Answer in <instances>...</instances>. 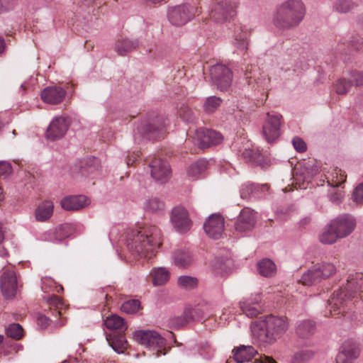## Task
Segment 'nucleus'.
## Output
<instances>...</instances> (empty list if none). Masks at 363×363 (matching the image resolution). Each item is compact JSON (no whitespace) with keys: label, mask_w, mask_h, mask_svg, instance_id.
<instances>
[{"label":"nucleus","mask_w":363,"mask_h":363,"mask_svg":"<svg viewBox=\"0 0 363 363\" xmlns=\"http://www.w3.org/2000/svg\"><path fill=\"white\" fill-rule=\"evenodd\" d=\"M125 245L128 250L136 255L151 257L161 245V232L155 225H146L141 230H130Z\"/></svg>","instance_id":"1"},{"label":"nucleus","mask_w":363,"mask_h":363,"mask_svg":"<svg viewBox=\"0 0 363 363\" xmlns=\"http://www.w3.org/2000/svg\"><path fill=\"white\" fill-rule=\"evenodd\" d=\"M289 324L285 318L269 315L252 329L255 342L262 347L274 344L286 332Z\"/></svg>","instance_id":"2"},{"label":"nucleus","mask_w":363,"mask_h":363,"mask_svg":"<svg viewBox=\"0 0 363 363\" xmlns=\"http://www.w3.org/2000/svg\"><path fill=\"white\" fill-rule=\"evenodd\" d=\"M306 15V7L301 0H286L280 4L273 18L275 26L289 30L298 26Z\"/></svg>","instance_id":"3"},{"label":"nucleus","mask_w":363,"mask_h":363,"mask_svg":"<svg viewBox=\"0 0 363 363\" xmlns=\"http://www.w3.org/2000/svg\"><path fill=\"white\" fill-rule=\"evenodd\" d=\"M166 120L159 116L151 121H144L138 125L134 132L135 141L141 140H157L163 136L165 132Z\"/></svg>","instance_id":"4"},{"label":"nucleus","mask_w":363,"mask_h":363,"mask_svg":"<svg viewBox=\"0 0 363 363\" xmlns=\"http://www.w3.org/2000/svg\"><path fill=\"white\" fill-rule=\"evenodd\" d=\"M133 338L138 343L150 350H157V357L165 354L162 351L166 344L165 339L157 331L150 330H136L133 333Z\"/></svg>","instance_id":"5"},{"label":"nucleus","mask_w":363,"mask_h":363,"mask_svg":"<svg viewBox=\"0 0 363 363\" xmlns=\"http://www.w3.org/2000/svg\"><path fill=\"white\" fill-rule=\"evenodd\" d=\"M357 294L354 282L349 281L346 286L333 294L329 305L335 314L344 313L346 311V301L354 298Z\"/></svg>","instance_id":"6"},{"label":"nucleus","mask_w":363,"mask_h":363,"mask_svg":"<svg viewBox=\"0 0 363 363\" xmlns=\"http://www.w3.org/2000/svg\"><path fill=\"white\" fill-rule=\"evenodd\" d=\"M236 7L235 0H217L211 7L210 16L218 23L228 21L235 16Z\"/></svg>","instance_id":"7"},{"label":"nucleus","mask_w":363,"mask_h":363,"mask_svg":"<svg viewBox=\"0 0 363 363\" xmlns=\"http://www.w3.org/2000/svg\"><path fill=\"white\" fill-rule=\"evenodd\" d=\"M212 82L220 91H227L232 84L233 72L223 64H216L210 69Z\"/></svg>","instance_id":"8"},{"label":"nucleus","mask_w":363,"mask_h":363,"mask_svg":"<svg viewBox=\"0 0 363 363\" xmlns=\"http://www.w3.org/2000/svg\"><path fill=\"white\" fill-rule=\"evenodd\" d=\"M194 8L189 4L172 6L168 9L167 16L169 22L175 26H182L194 17Z\"/></svg>","instance_id":"9"},{"label":"nucleus","mask_w":363,"mask_h":363,"mask_svg":"<svg viewBox=\"0 0 363 363\" xmlns=\"http://www.w3.org/2000/svg\"><path fill=\"white\" fill-rule=\"evenodd\" d=\"M70 121L68 117L58 116H55L50 121L45 133V137L48 140L55 141L62 138L69 127Z\"/></svg>","instance_id":"10"},{"label":"nucleus","mask_w":363,"mask_h":363,"mask_svg":"<svg viewBox=\"0 0 363 363\" xmlns=\"http://www.w3.org/2000/svg\"><path fill=\"white\" fill-rule=\"evenodd\" d=\"M281 118L279 114H267L262 126V135L267 143H272L279 137Z\"/></svg>","instance_id":"11"},{"label":"nucleus","mask_w":363,"mask_h":363,"mask_svg":"<svg viewBox=\"0 0 363 363\" xmlns=\"http://www.w3.org/2000/svg\"><path fill=\"white\" fill-rule=\"evenodd\" d=\"M330 223L331 227L335 230L340 239L351 234L356 226L355 219L347 214L339 216L332 220Z\"/></svg>","instance_id":"12"},{"label":"nucleus","mask_w":363,"mask_h":363,"mask_svg":"<svg viewBox=\"0 0 363 363\" xmlns=\"http://www.w3.org/2000/svg\"><path fill=\"white\" fill-rule=\"evenodd\" d=\"M151 177L155 182L163 184L167 182L170 176V167L167 161L154 157L150 162Z\"/></svg>","instance_id":"13"},{"label":"nucleus","mask_w":363,"mask_h":363,"mask_svg":"<svg viewBox=\"0 0 363 363\" xmlns=\"http://www.w3.org/2000/svg\"><path fill=\"white\" fill-rule=\"evenodd\" d=\"M318 167L310 162H305L303 165L296 166L294 171V177L297 183H300L301 188L306 189L305 183L311 182V179L318 173Z\"/></svg>","instance_id":"14"},{"label":"nucleus","mask_w":363,"mask_h":363,"mask_svg":"<svg viewBox=\"0 0 363 363\" xmlns=\"http://www.w3.org/2000/svg\"><path fill=\"white\" fill-rule=\"evenodd\" d=\"M171 222L177 231L182 233L189 230L191 226L188 212L182 206H177L172 209Z\"/></svg>","instance_id":"15"},{"label":"nucleus","mask_w":363,"mask_h":363,"mask_svg":"<svg viewBox=\"0 0 363 363\" xmlns=\"http://www.w3.org/2000/svg\"><path fill=\"white\" fill-rule=\"evenodd\" d=\"M1 289L6 298L15 296L18 287L17 277L13 270H6L1 275L0 281Z\"/></svg>","instance_id":"16"},{"label":"nucleus","mask_w":363,"mask_h":363,"mask_svg":"<svg viewBox=\"0 0 363 363\" xmlns=\"http://www.w3.org/2000/svg\"><path fill=\"white\" fill-rule=\"evenodd\" d=\"M196 138L201 148L217 145L223 140L222 135L213 130L199 128L196 131Z\"/></svg>","instance_id":"17"},{"label":"nucleus","mask_w":363,"mask_h":363,"mask_svg":"<svg viewBox=\"0 0 363 363\" xmlns=\"http://www.w3.org/2000/svg\"><path fill=\"white\" fill-rule=\"evenodd\" d=\"M359 355L358 346L352 341L345 342L336 356V363H354Z\"/></svg>","instance_id":"18"},{"label":"nucleus","mask_w":363,"mask_h":363,"mask_svg":"<svg viewBox=\"0 0 363 363\" xmlns=\"http://www.w3.org/2000/svg\"><path fill=\"white\" fill-rule=\"evenodd\" d=\"M206 233L213 239L217 240L221 238L224 230V219L218 214L210 216L203 225Z\"/></svg>","instance_id":"19"},{"label":"nucleus","mask_w":363,"mask_h":363,"mask_svg":"<svg viewBox=\"0 0 363 363\" xmlns=\"http://www.w3.org/2000/svg\"><path fill=\"white\" fill-rule=\"evenodd\" d=\"M250 30L245 26L235 25L233 34L232 44L240 51L246 52L250 43Z\"/></svg>","instance_id":"20"},{"label":"nucleus","mask_w":363,"mask_h":363,"mask_svg":"<svg viewBox=\"0 0 363 363\" xmlns=\"http://www.w3.org/2000/svg\"><path fill=\"white\" fill-rule=\"evenodd\" d=\"M256 219L252 211L245 208L241 211L235 223V229L240 233L252 230L255 225Z\"/></svg>","instance_id":"21"},{"label":"nucleus","mask_w":363,"mask_h":363,"mask_svg":"<svg viewBox=\"0 0 363 363\" xmlns=\"http://www.w3.org/2000/svg\"><path fill=\"white\" fill-rule=\"evenodd\" d=\"M66 95V91L57 86L45 87L41 91L42 100L49 104H58L62 101Z\"/></svg>","instance_id":"22"},{"label":"nucleus","mask_w":363,"mask_h":363,"mask_svg":"<svg viewBox=\"0 0 363 363\" xmlns=\"http://www.w3.org/2000/svg\"><path fill=\"white\" fill-rule=\"evenodd\" d=\"M259 301V295L255 294L253 298L240 302V309L247 317H256L262 311Z\"/></svg>","instance_id":"23"},{"label":"nucleus","mask_w":363,"mask_h":363,"mask_svg":"<svg viewBox=\"0 0 363 363\" xmlns=\"http://www.w3.org/2000/svg\"><path fill=\"white\" fill-rule=\"evenodd\" d=\"M89 203L88 199L84 195L72 196L61 201L62 207L67 211H78Z\"/></svg>","instance_id":"24"},{"label":"nucleus","mask_w":363,"mask_h":363,"mask_svg":"<svg viewBox=\"0 0 363 363\" xmlns=\"http://www.w3.org/2000/svg\"><path fill=\"white\" fill-rule=\"evenodd\" d=\"M233 359L235 363H244L249 362L257 354V351L250 345H240L233 351Z\"/></svg>","instance_id":"25"},{"label":"nucleus","mask_w":363,"mask_h":363,"mask_svg":"<svg viewBox=\"0 0 363 363\" xmlns=\"http://www.w3.org/2000/svg\"><path fill=\"white\" fill-rule=\"evenodd\" d=\"M207 160L201 158L189 165L186 169L187 176L192 180L202 177L208 167Z\"/></svg>","instance_id":"26"},{"label":"nucleus","mask_w":363,"mask_h":363,"mask_svg":"<svg viewBox=\"0 0 363 363\" xmlns=\"http://www.w3.org/2000/svg\"><path fill=\"white\" fill-rule=\"evenodd\" d=\"M174 264L179 268H186L193 262L191 252L185 248L175 250L172 255Z\"/></svg>","instance_id":"27"},{"label":"nucleus","mask_w":363,"mask_h":363,"mask_svg":"<svg viewBox=\"0 0 363 363\" xmlns=\"http://www.w3.org/2000/svg\"><path fill=\"white\" fill-rule=\"evenodd\" d=\"M315 331V324L312 320H303L297 323L296 333L303 339L309 338Z\"/></svg>","instance_id":"28"},{"label":"nucleus","mask_w":363,"mask_h":363,"mask_svg":"<svg viewBox=\"0 0 363 363\" xmlns=\"http://www.w3.org/2000/svg\"><path fill=\"white\" fill-rule=\"evenodd\" d=\"M53 203L50 201H45L40 203L35 211L36 220L40 222L48 220L53 213Z\"/></svg>","instance_id":"29"},{"label":"nucleus","mask_w":363,"mask_h":363,"mask_svg":"<svg viewBox=\"0 0 363 363\" xmlns=\"http://www.w3.org/2000/svg\"><path fill=\"white\" fill-rule=\"evenodd\" d=\"M257 269L260 275L272 277L276 274L277 266L272 260L265 258L257 263Z\"/></svg>","instance_id":"30"},{"label":"nucleus","mask_w":363,"mask_h":363,"mask_svg":"<svg viewBox=\"0 0 363 363\" xmlns=\"http://www.w3.org/2000/svg\"><path fill=\"white\" fill-rule=\"evenodd\" d=\"M138 45V40L125 38L121 40H118L116 43L115 45V50L118 55L123 56L125 55L128 52L136 48Z\"/></svg>","instance_id":"31"},{"label":"nucleus","mask_w":363,"mask_h":363,"mask_svg":"<svg viewBox=\"0 0 363 363\" xmlns=\"http://www.w3.org/2000/svg\"><path fill=\"white\" fill-rule=\"evenodd\" d=\"M152 276V284L155 286L164 284L169 279V271L164 267L155 268L150 272Z\"/></svg>","instance_id":"32"},{"label":"nucleus","mask_w":363,"mask_h":363,"mask_svg":"<svg viewBox=\"0 0 363 363\" xmlns=\"http://www.w3.org/2000/svg\"><path fill=\"white\" fill-rule=\"evenodd\" d=\"M72 233V228L70 224L64 223L57 226L52 233L47 235H53L57 242H60L68 238Z\"/></svg>","instance_id":"33"},{"label":"nucleus","mask_w":363,"mask_h":363,"mask_svg":"<svg viewBox=\"0 0 363 363\" xmlns=\"http://www.w3.org/2000/svg\"><path fill=\"white\" fill-rule=\"evenodd\" d=\"M242 156L245 161L254 165L261 164L263 156L257 149L245 148L242 152Z\"/></svg>","instance_id":"34"},{"label":"nucleus","mask_w":363,"mask_h":363,"mask_svg":"<svg viewBox=\"0 0 363 363\" xmlns=\"http://www.w3.org/2000/svg\"><path fill=\"white\" fill-rule=\"evenodd\" d=\"M319 239L323 244L332 245L340 238L335 230L331 227V223H330L320 235Z\"/></svg>","instance_id":"35"},{"label":"nucleus","mask_w":363,"mask_h":363,"mask_svg":"<svg viewBox=\"0 0 363 363\" xmlns=\"http://www.w3.org/2000/svg\"><path fill=\"white\" fill-rule=\"evenodd\" d=\"M320 281V277L318 272L316 270L315 265L305 272L301 279V283L306 286H311Z\"/></svg>","instance_id":"36"},{"label":"nucleus","mask_w":363,"mask_h":363,"mask_svg":"<svg viewBox=\"0 0 363 363\" xmlns=\"http://www.w3.org/2000/svg\"><path fill=\"white\" fill-rule=\"evenodd\" d=\"M321 280L327 279L336 272L335 266L330 262H322L315 265Z\"/></svg>","instance_id":"37"},{"label":"nucleus","mask_w":363,"mask_h":363,"mask_svg":"<svg viewBox=\"0 0 363 363\" xmlns=\"http://www.w3.org/2000/svg\"><path fill=\"white\" fill-rule=\"evenodd\" d=\"M347 176L340 169H335L331 174V178L326 177L328 185L332 187L338 188V186L344 183Z\"/></svg>","instance_id":"38"},{"label":"nucleus","mask_w":363,"mask_h":363,"mask_svg":"<svg viewBox=\"0 0 363 363\" xmlns=\"http://www.w3.org/2000/svg\"><path fill=\"white\" fill-rule=\"evenodd\" d=\"M164 203L157 198H152L146 201L145 208L147 211L160 213L163 211Z\"/></svg>","instance_id":"39"},{"label":"nucleus","mask_w":363,"mask_h":363,"mask_svg":"<svg viewBox=\"0 0 363 363\" xmlns=\"http://www.w3.org/2000/svg\"><path fill=\"white\" fill-rule=\"evenodd\" d=\"M222 101L220 97L216 96L208 97L203 106L204 111L208 113H213L221 105Z\"/></svg>","instance_id":"40"},{"label":"nucleus","mask_w":363,"mask_h":363,"mask_svg":"<svg viewBox=\"0 0 363 363\" xmlns=\"http://www.w3.org/2000/svg\"><path fill=\"white\" fill-rule=\"evenodd\" d=\"M314 353L309 350H303L296 352L291 358V363H306L313 358Z\"/></svg>","instance_id":"41"},{"label":"nucleus","mask_w":363,"mask_h":363,"mask_svg":"<svg viewBox=\"0 0 363 363\" xmlns=\"http://www.w3.org/2000/svg\"><path fill=\"white\" fill-rule=\"evenodd\" d=\"M109 343L113 350L118 354L123 353L128 344L123 335H114Z\"/></svg>","instance_id":"42"},{"label":"nucleus","mask_w":363,"mask_h":363,"mask_svg":"<svg viewBox=\"0 0 363 363\" xmlns=\"http://www.w3.org/2000/svg\"><path fill=\"white\" fill-rule=\"evenodd\" d=\"M229 265L228 259H223V258L216 257L211 263V267L214 272L217 274H223L227 272Z\"/></svg>","instance_id":"43"},{"label":"nucleus","mask_w":363,"mask_h":363,"mask_svg":"<svg viewBox=\"0 0 363 363\" xmlns=\"http://www.w3.org/2000/svg\"><path fill=\"white\" fill-rule=\"evenodd\" d=\"M106 327L111 330L122 329L124 325V320L117 315H112L106 318L104 321Z\"/></svg>","instance_id":"44"},{"label":"nucleus","mask_w":363,"mask_h":363,"mask_svg":"<svg viewBox=\"0 0 363 363\" xmlns=\"http://www.w3.org/2000/svg\"><path fill=\"white\" fill-rule=\"evenodd\" d=\"M198 279L190 276H180L178 278V285L184 289L191 290L196 287Z\"/></svg>","instance_id":"45"},{"label":"nucleus","mask_w":363,"mask_h":363,"mask_svg":"<svg viewBox=\"0 0 363 363\" xmlns=\"http://www.w3.org/2000/svg\"><path fill=\"white\" fill-rule=\"evenodd\" d=\"M354 7L352 0H335L333 9L338 13H347Z\"/></svg>","instance_id":"46"},{"label":"nucleus","mask_w":363,"mask_h":363,"mask_svg":"<svg viewBox=\"0 0 363 363\" xmlns=\"http://www.w3.org/2000/svg\"><path fill=\"white\" fill-rule=\"evenodd\" d=\"M7 336L19 340L23 336V328L18 323H12L6 329Z\"/></svg>","instance_id":"47"},{"label":"nucleus","mask_w":363,"mask_h":363,"mask_svg":"<svg viewBox=\"0 0 363 363\" xmlns=\"http://www.w3.org/2000/svg\"><path fill=\"white\" fill-rule=\"evenodd\" d=\"M352 86V83L350 80H347L345 78L339 79L335 84V89L337 94L344 95L346 94Z\"/></svg>","instance_id":"48"},{"label":"nucleus","mask_w":363,"mask_h":363,"mask_svg":"<svg viewBox=\"0 0 363 363\" xmlns=\"http://www.w3.org/2000/svg\"><path fill=\"white\" fill-rule=\"evenodd\" d=\"M140 302L136 299H132L125 301L121 306V310L123 312L131 314L135 313L140 308Z\"/></svg>","instance_id":"49"},{"label":"nucleus","mask_w":363,"mask_h":363,"mask_svg":"<svg viewBox=\"0 0 363 363\" xmlns=\"http://www.w3.org/2000/svg\"><path fill=\"white\" fill-rule=\"evenodd\" d=\"M99 167V160L96 157L88 158L85 162V167H82L81 172L82 174L87 173H93Z\"/></svg>","instance_id":"50"},{"label":"nucleus","mask_w":363,"mask_h":363,"mask_svg":"<svg viewBox=\"0 0 363 363\" xmlns=\"http://www.w3.org/2000/svg\"><path fill=\"white\" fill-rule=\"evenodd\" d=\"M257 189V186L252 183H245L242 185L240 193V197L243 199H250L251 196Z\"/></svg>","instance_id":"51"},{"label":"nucleus","mask_w":363,"mask_h":363,"mask_svg":"<svg viewBox=\"0 0 363 363\" xmlns=\"http://www.w3.org/2000/svg\"><path fill=\"white\" fill-rule=\"evenodd\" d=\"M344 191L338 188L332 187L328 191V196L330 201L334 203L339 204L344 197Z\"/></svg>","instance_id":"52"},{"label":"nucleus","mask_w":363,"mask_h":363,"mask_svg":"<svg viewBox=\"0 0 363 363\" xmlns=\"http://www.w3.org/2000/svg\"><path fill=\"white\" fill-rule=\"evenodd\" d=\"M189 322L190 320L186 314V311H184V313L182 315L172 318L169 320V324L173 328H179L184 326Z\"/></svg>","instance_id":"53"},{"label":"nucleus","mask_w":363,"mask_h":363,"mask_svg":"<svg viewBox=\"0 0 363 363\" xmlns=\"http://www.w3.org/2000/svg\"><path fill=\"white\" fill-rule=\"evenodd\" d=\"M180 118L186 123H193L195 119L194 113L187 106L183 105L179 109Z\"/></svg>","instance_id":"54"},{"label":"nucleus","mask_w":363,"mask_h":363,"mask_svg":"<svg viewBox=\"0 0 363 363\" xmlns=\"http://www.w3.org/2000/svg\"><path fill=\"white\" fill-rule=\"evenodd\" d=\"M186 314L190 322L199 320L202 317L203 311L199 306L185 309Z\"/></svg>","instance_id":"55"},{"label":"nucleus","mask_w":363,"mask_h":363,"mask_svg":"<svg viewBox=\"0 0 363 363\" xmlns=\"http://www.w3.org/2000/svg\"><path fill=\"white\" fill-rule=\"evenodd\" d=\"M16 6V0H0V14L13 10Z\"/></svg>","instance_id":"56"},{"label":"nucleus","mask_w":363,"mask_h":363,"mask_svg":"<svg viewBox=\"0 0 363 363\" xmlns=\"http://www.w3.org/2000/svg\"><path fill=\"white\" fill-rule=\"evenodd\" d=\"M349 75L355 86H363V71L352 70L349 72Z\"/></svg>","instance_id":"57"},{"label":"nucleus","mask_w":363,"mask_h":363,"mask_svg":"<svg viewBox=\"0 0 363 363\" xmlns=\"http://www.w3.org/2000/svg\"><path fill=\"white\" fill-rule=\"evenodd\" d=\"M42 289L45 293L49 292L52 288L55 287V282L51 278L45 277L41 279Z\"/></svg>","instance_id":"58"},{"label":"nucleus","mask_w":363,"mask_h":363,"mask_svg":"<svg viewBox=\"0 0 363 363\" xmlns=\"http://www.w3.org/2000/svg\"><path fill=\"white\" fill-rule=\"evenodd\" d=\"M292 143L296 151L299 152H303L306 150V144L301 138H294L292 140Z\"/></svg>","instance_id":"59"},{"label":"nucleus","mask_w":363,"mask_h":363,"mask_svg":"<svg viewBox=\"0 0 363 363\" xmlns=\"http://www.w3.org/2000/svg\"><path fill=\"white\" fill-rule=\"evenodd\" d=\"M12 172L11 164L7 161H0V176H8Z\"/></svg>","instance_id":"60"},{"label":"nucleus","mask_w":363,"mask_h":363,"mask_svg":"<svg viewBox=\"0 0 363 363\" xmlns=\"http://www.w3.org/2000/svg\"><path fill=\"white\" fill-rule=\"evenodd\" d=\"M352 196L355 202L363 203V182L356 187Z\"/></svg>","instance_id":"61"},{"label":"nucleus","mask_w":363,"mask_h":363,"mask_svg":"<svg viewBox=\"0 0 363 363\" xmlns=\"http://www.w3.org/2000/svg\"><path fill=\"white\" fill-rule=\"evenodd\" d=\"M350 46L356 50H361L363 48V39L359 36H354L350 41Z\"/></svg>","instance_id":"62"},{"label":"nucleus","mask_w":363,"mask_h":363,"mask_svg":"<svg viewBox=\"0 0 363 363\" xmlns=\"http://www.w3.org/2000/svg\"><path fill=\"white\" fill-rule=\"evenodd\" d=\"M37 322H38V325L41 328L43 329V328H45L49 325L50 320L45 315H40L38 317Z\"/></svg>","instance_id":"63"},{"label":"nucleus","mask_w":363,"mask_h":363,"mask_svg":"<svg viewBox=\"0 0 363 363\" xmlns=\"http://www.w3.org/2000/svg\"><path fill=\"white\" fill-rule=\"evenodd\" d=\"M255 363H277L272 357L268 356H260L255 359Z\"/></svg>","instance_id":"64"}]
</instances>
